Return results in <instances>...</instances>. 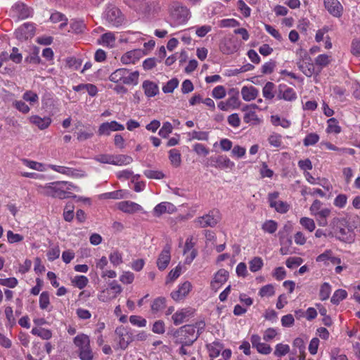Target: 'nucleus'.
Instances as JSON below:
<instances>
[{"label":"nucleus","mask_w":360,"mask_h":360,"mask_svg":"<svg viewBox=\"0 0 360 360\" xmlns=\"http://www.w3.org/2000/svg\"><path fill=\"white\" fill-rule=\"evenodd\" d=\"M250 270L252 272H257L262 269L264 265L263 260L259 257H255L250 262Z\"/></svg>","instance_id":"09e8293b"},{"label":"nucleus","mask_w":360,"mask_h":360,"mask_svg":"<svg viewBox=\"0 0 360 360\" xmlns=\"http://www.w3.org/2000/svg\"><path fill=\"white\" fill-rule=\"evenodd\" d=\"M240 105V101L239 99L238 94L231 96L229 97L224 101H220L217 104V107L222 111H229L230 110L238 109Z\"/></svg>","instance_id":"f3484780"},{"label":"nucleus","mask_w":360,"mask_h":360,"mask_svg":"<svg viewBox=\"0 0 360 360\" xmlns=\"http://www.w3.org/2000/svg\"><path fill=\"white\" fill-rule=\"evenodd\" d=\"M29 120L32 124L41 130L48 128L51 123V119L49 117H41L39 115H32Z\"/></svg>","instance_id":"c756f323"},{"label":"nucleus","mask_w":360,"mask_h":360,"mask_svg":"<svg viewBox=\"0 0 360 360\" xmlns=\"http://www.w3.org/2000/svg\"><path fill=\"white\" fill-rule=\"evenodd\" d=\"M173 127L169 122L163 123L162 127L159 130L158 134L162 138H167L172 132Z\"/></svg>","instance_id":"052dcab7"},{"label":"nucleus","mask_w":360,"mask_h":360,"mask_svg":"<svg viewBox=\"0 0 360 360\" xmlns=\"http://www.w3.org/2000/svg\"><path fill=\"white\" fill-rule=\"evenodd\" d=\"M179 80L176 78H173L168 81L167 84L162 87L164 93H172L174 90L178 86Z\"/></svg>","instance_id":"0e129e2a"},{"label":"nucleus","mask_w":360,"mask_h":360,"mask_svg":"<svg viewBox=\"0 0 360 360\" xmlns=\"http://www.w3.org/2000/svg\"><path fill=\"white\" fill-rule=\"evenodd\" d=\"M7 241L10 244H14L20 243L24 240V236L19 234L15 233L11 230H8L6 232Z\"/></svg>","instance_id":"de8ad7c7"},{"label":"nucleus","mask_w":360,"mask_h":360,"mask_svg":"<svg viewBox=\"0 0 360 360\" xmlns=\"http://www.w3.org/2000/svg\"><path fill=\"white\" fill-rule=\"evenodd\" d=\"M240 46V43L234 36H229L221 41L219 49L224 54L230 55L237 52Z\"/></svg>","instance_id":"0eeeda50"},{"label":"nucleus","mask_w":360,"mask_h":360,"mask_svg":"<svg viewBox=\"0 0 360 360\" xmlns=\"http://www.w3.org/2000/svg\"><path fill=\"white\" fill-rule=\"evenodd\" d=\"M115 37L112 32H106L98 39V44L108 48H112L115 44Z\"/></svg>","instance_id":"2f4dec72"},{"label":"nucleus","mask_w":360,"mask_h":360,"mask_svg":"<svg viewBox=\"0 0 360 360\" xmlns=\"http://www.w3.org/2000/svg\"><path fill=\"white\" fill-rule=\"evenodd\" d=\"M276 85L271 82H267L262 89V95L266 100H272L276 95Z\"/></svg>","instance_id":"f704fd0d"},{"label":"nucleus","mask_w":360,"mask_h":360,"mask_svg":"<svg viewBox=\"0 0 360 360\" xmlns=\"http://www.w3.org/2000/svg\"><path fill=\"white\" fill-rule=\"evenodd\" d=\"M347 296V292L345 290L338 289L333 293L330 302L333 304H338L342 300L345 299Z\"/></svg>","instance_id":"a18cd8bd"},{"label":"nucleus","mask_w":360,"mask_h":360,"mask_svg":"<svg viewBox=\"0 0 360 360\" xmlns=\"http://www.w3.org/2000/svg\"><path fill=\"white\" fill-rule=\"evenodd\" d=\"M279 196L278 192H273L270 193L268 195V200L269 202V206L272 208H274L275 210L281 214L286 213L290 208V205L284 201L277 200V198Z\"/></svg>","instance_id":"f8f14e48"},{"label":"nucleus","mask_w":360,"mask_h":360,"mask_svg":"<svg viewBox=\"0 0 360 360\" xmlns=\"http://www.w3.org/2000/svg\"><path fill=\"white\" fill-rule=\"evenodd\" d=\"M335 237L343 242L351 243L354 240V235L349 227L346 226L345 220L337 219V223L333 228Z\"/></svg>","instance_id":"39448f33"},{"label":"nucleus","mask_w":360,"mask_h":360,"mask_svg":"<svg viewBox=\"0 0 360 360\" xmlns=\"http://www.w3.org/2000/svg\"><path fill=\"white\" fill-rule=\"evenodd\" d=\"M109 259L115 266H119L123 262L122 255L117 250H115L110 254Z\"/></svg>","instance_id":"864d4df0"},{"label":"nucleus","mask_w":360,"mask_h":360,"mask_svg":"<svg viewBox=\"0 0 360 360\" xmlns=\"http://www.w3.org/2000/svg\"><path fill=\"white\" fill-rule=\"evenodd\" d=\"M152 331L154 333L162 335L165 332V325L163 321H156L152 327Z\"/></svg>","instance_id":"774afa93"},{"label":"nucleus","mask_w":360,"mask_h":360,"mask_svg":"<svg viewBox=\"0 0 360 360\" xmlns=\"http://www.w3.org/2000/svg\"><path fill=\"white\" fill-rule=\"evenodd\" d=\"M278 99L285 100L286 101H293L297 98L295 91L286 85L280 84L278 86Z\"/></svg>","instance_id":"412c9836"},{"label":"nucleus","mask_w":360,"mask_h":360,"mask_svg":"<svg viewBox=\"0 0 360 360\" xmlns=\"http://www.w3.org/2000/svg\"><path fill=\"white\" fill-rule=\"evenodd\" d=\"M75 286L79 289H83L88 284L89 280L86 276L79 275L76 276L72 281Z\"/></svg>","instance_id":"603ef678"},{"label":"nucleus","mask_w":360,"mask_h":360,"mask_svg":"<svg viewBox=\"0 0 360 360\" xmlns=\"http://www.w3.org/2000/svg\"><path fill=\"white\" fill-rule=\"evenodd\" d=\"M271 122L274 126H281L283 128L288 129L291 125V122L286 118L281 117L280 116L271 115Z\"/></svg>","instance_id":"4c0bfd02"},{"label":"nucleus","mask_w":360,"mask_h":360,"mask_svg":"<svg viewBox=\"0 0 360 360\" xmlns=\"http://www.w3.org/2000/svg\"><path fill=\"white\" fill-rule=\"evenodd\" d=\"M229 272L224 269H219L214 276L211 281L212 290L217 292L228 280Z\"/></svg>","instance_id":"dca6fc26"},{"label":"nucleus","mask_w":360,"mask_h":360,"mask_svg":"<svg viewBox=\"0 0 360 360\" xmlns=\"http://www.w3.org/2000/svg\"><path fill=\"white\" fill-rule=\"evenodd\" d=\"M326 132L328 134H338L341 132V127L339 125L338 120L335 118H330L327 121Z\"/></svg>","instance_id":"58836bf2"},{"label":"nucleus","mask_w":360,"mask_h":360,"mask_svg":"<svg viewBox=\"0 0 360 360\" xmlns=\"http://www.w3.org/2000/svg\"><path fill=\"white\" fill-rule=\"evenodd\" d=\"M249 108L253 109L258 108L256 104H252L250 105H246L243 108V111L245 112L243 116V120L245 123L257 125L261 123V119L257 116V113L254 110H248Z\"/></svg>","instance_id":"4be33fe9"},{"label":"nucleus","mask_w":360,"mask_h":360,"mask_svg":"<svg viewBox=\"0 0 360 360\" xmlns=\"http://www.w3.org/2000/svg\"><path fill=\"white\" fill-rule=\"evenodd\" d=\"M191 139H196L199 141H207L209 138V133L202 131H193L188 134Z\"/></svg>","instance_id":"4d7b16f0"},{"label":"nucleus","mask_w":360,"mask_h":360,"mask_svg":"<svg viewBox=\"0 0 360 360\" xmlns=\"http://www.w3.org/2000/svg\"><path fill=\"white\" fill-rule=\"evenodd\" d=\"M219 217L217 212H210L208 214L195 219V223L201 228L214 227L219 222Z\"/></svg>","instance_id":"9d476101"},{"label":"nucleus","mask_w":360,"mask_h":360,"mask_svg":"<svg viewBox=\"0 0 360 360\" xmlns=\"http://www.w3.org/2000/svg\"><path fill=\"white\" fill-rule=\"evenodd\" d=\"M39 307L44 310L48 309L50 305L49 293L46 291H44L41 293L39 300Z\"/></svg>","instance_id":"5fc2aeb1"},{"label":"nucleus","mask_w":360,"mask_h":360,"mask_svg":"<svg viewBox=\"0 0 360 360\" xmlns=\"http://www.w3.org/2000/svg\"><path fill=\"white\" fill-rule=\"evenodd\" d=\"M331 210L328 207H324L321 211L314 213L313 217H315L318 224L320 226H326L328 224L327 218L330 216Z\"/></svg>","instance_id":"7c9ffc66"},{"label":"nucleus","mask_w":360,"mask_h":360,"mask_svg":"<svg viewBox=\"0 0 360 360\" xmlns=\"http://www.w3.org/2000/svg\"><path fill=\"white\" fill-rule=\"evenodd\" d=\"M139 72H131L126 68H119L109 76V80L115 83H121L127 85H136L139 82Z\"/></svg>","instance_id":"7ed1b4c3"},{"label":"nucleus","mask_w":360,"mask_h":360,"mask_svg":"<svg viewBox=\"0 0 360 360\" xmlns=\"http://www.w3.org/2000/svg\"><path fill=\"white\" fill-rule=\"evenodd\" d=\"M276 65V63L274 60H270L268 62L265 63L261 68V72L262 74L267 75L271 74L274 72Z\"/></svg>","instance_id":"e2e57ef3"},{"label":"nucleus","mask_w":360,"mask_h":360,"mask_svg":"<svg viewBox=\"0 0 360 360\" xmlns=\"http://www.w3.org/2000/svg\"><path fill=\"white\" fill-rule=\"evenodd\" d=\"M94 135V129H81L77 133V139L79 141H84L91 139Z\"/></svg>","instance_id":"49530a36"},{"label":"nucleus","mask_w":360,"mask_h":360,"mask_svg":"<svg viewBox=\"0 0 360 360\" xmlns=\"http://www.w3.org/2000/svg\"><path fill=\"white\" fill-rule=\"evenodd\" d=\"M48 167L54 172L72 178H83L86 176L85 172L80 169H75L56 165H48Z\"/></svg>","instance_id":"6e6552de"},{"label":"nucleus","mask_w":360,"mask_h":360,"mask_svg":"<svg viewBox=\"0 0 360 360\" xmlns=\"http://www.w3.org/2000/svg\"><path fill=\"white\" fill-rule=\"evenodd\" d=\"M289 351L290 347L288 345L279 343L276 345L274 354L277 357H281L287 354Z\"/></svg>","instance_id":"3c124183"},{"label":"nucleus","mask_w":360,"mask_h":360,"mask_svg":"<svg viewBox=\"0 0 360 360\" xmlns=\"http://www.w3.org/2000/svg\"><path fill=\"white\" fill-rule=\"evenodd\" d=\"M169 159L172 165L176 167L181 165V153L177 149H171L169 151Z\"/></svg>","instance_id":"37998d69"},{"label":"nucleus","mask_w":360,"mask_h":360,"mask_svg":"<svg viewBox=\"0 0 360 360\" xmlns=\"http://www.w3.org/2000/svg\"><path fill=\"white\" fill-rule=\"evenodd\" d=\"M169 11L171 19L179 22H185L191 18L189 10L179 3H173Z\"/></svg>","instance_id":"20e7f679"},{"label":"nucleus","mask_w":360,"mask_h":360,"mask_svg":"<svg viewBox=\"0 0 360 360\" xmlns=\"http://www.w3.org/2000/svg\"><path fill=\"white\" fill-rule=\"evenodd\" d=\"M117 208L127 214H134L142 211V207L136 202L125 200L117 203Z\"/></svg>","instance_id":"b1692460"},{"label":"nucleus","mask_w":360,"mask_h":360,"mask_svg":"<svg viewBox=\"0 0 360 360\" xmlns=\"http://www.w3.org/2000/svg\"><path fill=\"white\" fill-rule=\"evenodd\" d=\"M331 292V286L328 283H323L320 288L319 296L321 300H327Z\"/></svg>","instance_id":"6e6d98bb"},{"label":"nucleus","mask_w":360,"mask_h":360,"mask_svg":"<svg viewBox=\"0 0 360 360\" xmlns=\"http://www.w3.org/2000/svg\"><path fill=\"white\" fill-rule=\"evenodd\" d=\"M275 294L274 287L272 284H268L262 287L259 291V295L264 297H271Z\"/></svg>","instance_id":"13d9d810"},{"label":"nucleus","mask_w":360,"mask_h":360,"mask_svg":"<svg viewBox=\"0 0 360 360\" xmlns=\"http://www.w3.org/2000/svg\"><path fill=\"white\" fill-rule=\"evenodd\" d=\"M22 98L25 101L29 102L31 105L38 103L39 101L38 95L32 91H25L22 96Z\"/></svg>","instance_id":"680f3d73"},{"label":"nucleus","mask_w":360,"mask_h":360,"mask_svg":"<svg viewBox=\"0 0 360 360\" xmlns=\"http://www.w3.org/2000/svg\"><path fill=\"white\" fill-rule=\"evenodd\" d=\"M331 56L327 54H320L314 60L315 65L319 68L316 74H319L321 70L328 65L331 62Z\"/></svg>","instance_id":"c9c22d12"},{"label":"nucleus","mask_w":360,"mask_h":360,"mask_svg":"<svg viewBox=\"0 0 360 360\" xmlns=\"http://www.w3.org/2000/svg\"><path fill=\"white\" fill-rule=\"evenodd\" d=\"M103 20L108 22H120L124 20V16L117 7L109 5L103 13Z\"/></svg>","instance_id":"9b49d317"},{"label":"nucleus","mask_w":360,"mask_h":360,"mask_svg":"<svg viewBox=\"0 0 360 360\" xmlns=\"http://www.w3.org/2000/svg\"><path fill=\"white\" fill-rule=\"evenodd\" d=\"M223 349V345L219 342H214L208 346V351L210 354V356L212 358L217 357L221 349Z\"/></svg>","instance_id":"c03bdc74"},{"label":"nucleus","mask_w":360,"mask_h":360,"mask_svg":"<svg viewBox=\"0 0 360 360\" xmlns=\"http://www.w3.org/2000/svg\"><path fill=\"white\" fill-rule=\"evenodd\" d=\"M129 321L132 325L138 326L139 328L146 327L147 324L146 319L137 315L131 316L129 317Z\"/></svg>","instance_id":"bf43d9fd"},{"label":"nucleus","mask_w":360,"mask_h":360,"mask_svg":"<svg viewBox=\"0 0 360 360\" xmlns=\"http://www.w3.org/2000/svg\"><path fill=\"white\" fill-rule=\"evenodd\" d=\"M142 89L148 98L155 96L159 93L158 84L150 80H145L142 84Z\"/></svg>","instance_id":"c85d7f7f"},{"label":"nucleus","mask_w":360,"mask_h":360,"mask_svg":"<svg viewBox=\"0 0 360 360\" xmlns=\"http://www.w3.org/2000/svg\"><path fill=\"white\" fill-rule=\"evenodd\" d=\"M108 285L110 290H112L113 295H110L108 289L104 290L98 295L99 300L102 302H107L110 299L115 298L117 296V295L120 294L122 291V286L120 284H118L116 281H112L110 282Z\"/></svg>","instance_id":"2eb2a0df"},{"label":"nucleus","mask_w":360,"mask_h":360,"mask_svg":"<svg viewBox=\"0 0 360 360\" xmlns=\"http://www.w3.org/2000/svg\"><path fill=\"white\" fill-rule=\"evenodd\" d=\"M208 165L220 169H232L235 167L234 162L226 155L210 157Z\"/></svg>","instance_id":"1a4fd4ad"},{"label":"nucleus","mask_w":360,"mask_h":360,"mask_svg":"<svg viewBox=\"0 0 360 360\" xmlns=\"http://www.w3.org/2000/svg\"><path fill=\"white\" fill-rule=\"evenodd\" d=\"M112 165L117 166L128 165L133 162V158L127 155H112Z\"/></svg>","instance_id":"473e14b6"},{"label":"nucleus","mask_w":360,"mask_h":360,"mask_svg":"<svg viewBox=\"0 0 360 360\" xmlns=\"http://www.w3.org/2000/svg\"><path fill=\"white\" fill-rule=\"evenodd\" d=\"M73 343L77 349V354L80 360H94V354L91 347V340L89 335L79 333L73 338Z\"/></svg>","instance_id":"f03ea898"},{"label":"nucleus","mask_w":360,"mask_h":360,"mask_svg":"<svg viewBox=\"0 0 360 360\" xmlns=\"http://www.w3.org/2000/svg\"><path fill=\"white\" fill-rule=\"evenodd\" d=\"M17 39L20 41L32 38L34 34L33 24H22L15 32Z\"/></svg>","instance_id":"a211bd4d"},{"label":"nucleus","mask_w":360,"mask_h":360,"mask_svg":"<svg viewBox=\"0 0 360 360\" xmlns=\"http://www.w3.org/2000/svg\"><path fill=\"white\" fill-rule=\"evenodd\" d=\"M124 127L117 121L106 122L102 123L98 129L99 136H109L112 131H123Z\"/></svg>","instance_id":"4468645a"},{"label":"nucleus","mask_w":360,"mask_h":360,"mask_svg":"<svg viewBox=\"0 0 360 360\" xmlns=\"http://www.w3.org/2000/svg\"><path fill=\"white\" fill-rule=\"evenodd\" d=\"M22 161L26 167H27L32 169H34V170L39 171V172H44L46 170V165L41 162H38L33 161V160H30L27 159H22Z\"/></svg>","instance_id":"a19ab883"},{"label":"nucleus","mask_w":360,"mask_h":360,"mask_svg":"<svg viewBox=\"0 0 360 360\" xmlns=\"http://www.w3.org/2000/svg\"><path fill=\"white\" fill-rule=\"evenodd\" d=\"M39 193L53 198L60 200L72 197V191L79 192L80 188L71 182L66 181H57L47 183L44 185H37Z\"/></svg>","instance_id":"f257e3e1"},{"label":"nucleus","mask_w":360,"mask_h":360,"mask_svg":"<svg viewBox=\"0 0 360 360\" xmlns=\"http://www.w3.org/2000/svg\"><path fill=\"white\" fill-rule=\"evenodd\" d=\"M320 137L316 133H310L307 134L303 140V144L304 146H314L319 142Z\"/></svg>","instance_id":"8fccbe9b"},{"label":"nucleus","mask_w":360,"mask_h":360,"mask_svg":"<svg viewBox=\"0 0 360 360\" xmlns=\"http://www.w3.org/2000/svg\"><path fill=\"white\" fill-rule=\"evenodd\" d=\"M297 65L307 77H310L317 72H316L315 65L312 63L311 58L304 61H297Z\"/></svg>","instance_id":"a878e982"},{"label":"nucleus","mask_w":360,"mask_h":360,"mask_svg":"<svg viewBox=\"0 0 360 360\" xmlns=\"http://www.w3.org/2000/svg\"><path fill=\"white\" fill-rule=\"evenodd\" d=\"M10 15L18 20H23L32 17L33 10L22 2H17L11 8Z\"/></svg>","instance_id":"423d86ee"},{"label":"nucleus","mask_w":360,"mask_h":360,"mask_svg":"<svg viewBox=\"0 0 360 360\" xmlns=\"http://www.w3.org/2000/svg\"><path fill=\"white\" fill-rule=\"evenodd\" d=\"M300 225L309 232H313L316 229V224L313 219L303 217L300 219Z\"/></svg>","instance_id":"79ce46f5"},{"label":"nucleus","mask_w":360,"mask_h":360,"mask_svg":"<svg viewBox=\"0 0 360 360\" xmlns=\"http://www.w3.org/2000/svg\"><path fill=\"white\" fill-rule=\"evenodd\" d=\"M115 333L118 335V344L122 349H125L133 341L132 333L124 328H117Z\"/></svg>","instance_id":"aec40b11"},{"label":"nucleus","mask_w":360,"mask_h":360,"mask_svg":"<svg viewBox=\"0 0 360 360\" xmlns=\"http://www.w3.org/2000/svg\"><path fill=\"white\" fill-rule=\"evenodd\" d=\"M259 94V90L254 86H244L241 89L242 98L247 102L256 99Z\"/></svg>","instance_id":"cd10ccee"},{"label":"nucleus","mask_w":360,"mask_h":360,"mask_svg":"<svg viewBox=\"0 0 360 360\" xmlns=\"http://www.w3.org/2000/svg\"><path fill=\"white\" fill-rule=\"evenodd\" d=\"M325 8L333 16L338 17L342 12V6L338 0H324Z\"/></svg>","instance_id":"bb28decb"},{"label":"nucleus","mask_w":360,"mask_h":360,"mask_svg":"<svg viewBox=\"0 0 360 360\" xmlns=\"http://www.w3.org/2000/svg\"><path fill=\"white\" fill-rule=\"evenodd\" d=\"M226 89L222 85L214 87L212 91V96L216 99H221L226 96Z\"/></svg>","instance_id":"69168bd1"},{"label":"nucleus","mask_w":360,"mask_h":360,"mask_svg":"<svg viewBox=\"0 0 360 360\" xmlns=\"http://www.w3.org/2000/svg\"><path fill=\"white\" fill-rule=\"evenodd\" d=\"M278 227V223L272 219L266 220L262 224V230L266 233L274 234L276 232Z\"/></svg>","instance_id":"e433bc0d"},{"label":"nucleus","mask_w":360,"mask_h":360,"mask_svg":"<svg viewBox=\"0 0 360 360\" xmlns=\"http://www.w3.org/2000/svg\"><path fill=\"white\" fill-rule=\"evenodd\" d=\"M31 333L34 335L40 337L43 340H49L52 337V333L50 330L43 328H33L32 329Z\"/></svg>","instance_id":"ea45409f"},{"label":"nucleus","mask_w":360,"mask_h":360,"mask_svg":"<svg viewBox=\"0 0 360 360\" xmlns=\"http://www.w3.org/2000/svg\"><path fill=\"white\" fill-rule=\"evenodd\" d=\"M194 310L191 308H183L177 310L172 316V321L175 326H179L193 315Z\"/></svg>","instance_id":"6ab92c4d"},{"label":"nucleus","mask_w":360,"mask_h":360,"mask_svg":"<svg viewBox=\"0 0 360 360\" xmlns=\"http://www.w3.org/2000/svg\"><path fill=\"white\" fill-rule=\"evenodd\" d=\"M176 211V207L169 202H162L158 204L153 209V213L155 217H160L163 214H172Z\"/></svg>","instance_id":"393cba45"},{"label":"nucleus","mask_w":360,"mask_h":360,"mask_svg":"<svg viewBox=\"0 0 360 360\" xmlns=\"http://www.w3.org/2000/svg\"><path fill=\"white\" fill-rule=\"evenodd\" d=\"M166 307V299L164 297H158L153 300L150 304L152 314H156L163 310Z\"/></svg>","instance_id":"72a5a7b5"},{"label":"nucleus","mask_w":360,"mask_h":360,"mask_svg":"<svg viewBox=\"0 0 360 360\" xmlns=\"http://www.w3.org/2000/svg\"><path fill=\"white\" fill-rule=\"evenodd\" d=\"M170 251V245H166L160 252L157 260V266L160 270H164L167 267L171 259Z\"/></svg>","instance_id":"5701e85b"},{"label":"nucleus","mask_w":360,"mask_h":360,"mask_svg":"<svg viewBox=\"0 0 360 360\" xmlns=\"http://www.w3.org/2000/svg\"><path fill=\"white\" fill-rule=\"evenodd\" d=\"M192 284L190 281H184L179 285L177 289L171 292V297L175 302H179L184 300L192 290Z\"/></svg>","instance_id":"ddd939ff"},{"label":"nucleus","mask_w":360,"mask_h":360,"mask_svg":"<svg viewBox=\"0 0 360 360\" xmlns=\"http://www.w3.org/2000/svg\"><path fill=\"white\" fill-rule=\"evenodd\" d=\"M303 263V259L299 257H291L287 259L285 264L288 268L293 269L296 266H299Z\"/></svg>","instance_id":"338daca9"}]
</instances>
